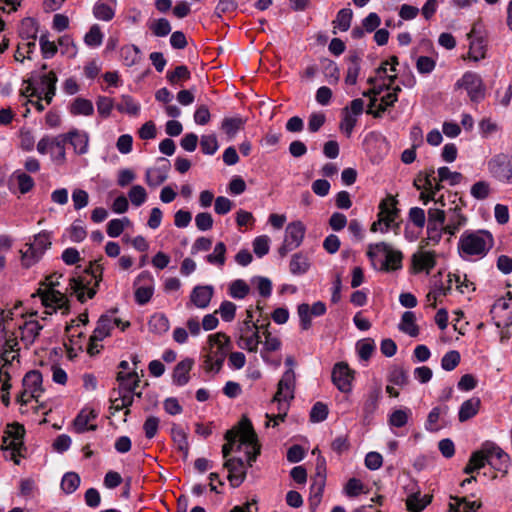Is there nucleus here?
Returning a JSON list of instances; mask_svg holds the SVG:
<instances>
[{"instance_id":"nucleus-1","label":"nucleus","mask_w":512,"mask_h":512,"mask_svg":"<svg viewBox=\"0 0 512 512\" xmlns=\"http://www.w3.org/2000/svg\"><path fill=\"white\" fill-rule=\"evenodd\" d=\"M99 261H90L83 270V275L70 279V287L80 303H85L87 299H93L97 294L104 270Z\"/></svg>"},{"instance_id":"nucleus-2","label":"nucleus","mask_w":512,"mask_h":512,"mask_svg":"<svg viewBox=\"0 0 512 512\" xmlns=\"http://www.w3.org/2000/svg\"><path fill=\"white\" fill-rule=\"evenodd\" d=\"M493 244L494 239L489 231L466 230L459 239L458 250L462 257H464V255L484 257L492 248Z\"/></svg>"},{"instance_id":"nucleus-3","label":"nucleus","mask_w":512,"mask_h":512,"mask_svg":"<svg viewBox=\"0 0 512 512\" xmlns=\"http://www.w3.org/2000/svg\"><path fill=\"white\" fill-rule=\"evenodd\" d=\"M210 351L204 360L207 372L218 373L226 359L227 353L232 349V342L224 332H217L208 336Z\"/></svg>"},{"instance_id":"nucleus-4","label":"nucleus","mask_w":512,"mask_h":512,"mask_svg":"<svg viewBox=\"0 0 512 512\" xmlns=\"http://www.w3.org/2000/svg\"><path fill=\"white\" fill-rule=\"evenodd\" d=\"M366 255L374 267H376L375 262L378 256H385V259L381 261V265L379 267V270L381 271L390 272L402 268L403 253L399 250L392 249V247L386 242L369 244Z\"/></svg>"},{"instance_id":"nucleus-5","label":"nucleus","mask_w":512,"mask_h":512,"mask_svg":"<svg viewBox=\"0 0 512 512\" xmlns=\"http://www.w3.org/2000/svg\"><path fill=\"white\" fill-rule=\"evenodd\" d=\"M58 283H51L47 289L39 288L32 295L33 297L38 296L41 299L42 305L45 308H51L52 312L45 311V314H52L57 310H63V314H68L70 311L69 300L65 294L60 291L54 289Z\"/></svg>"},{"instance_id":"nucleus-6","label":"nucleus","mask_w":512,"mask_h":512,"mask_svg":"<svg viewBox=\"0 0 512 512\" xmlns=\"http://www.w3.org/2000/svg\"><path fill=\"white\" fill-rule=\"evenodd\" d=\"M396 205L397 200L392 196H388L380 202L378 219L371 224V232L375 233L380 230L382 233H385L389 231L400 212Z\"/></svg>"},{"instance_id":"nucleus-7","label":"nucleus","mask_w":512,"mask_h":512,"mask_svg":"<svg viewBox=\"0 0 512 512\" xmlns=\"http://www.w3.org/2000/svg\"><path fill=\"white\" fill-rule=\"evenodd\" d=\"M455 89L467 91L469 99L473 103H480L486 96V87L479 74L473 71H466L455 83Z\"/></svg>"},{"instance_id":"nucleus-8","label":"nucleus","mask_w":512,"mask_h":512,"mask_svg":"<svg viewBox=\"0 0 512 512\" xmlns=\"http://www.w3.org/2000/svg\"><path fill=\"white\" fill-rule=\"evenodd\" d=\"M51 236L47 231H42L34 236L32 243L27 244V249L22 251V264L29 268L38 262L45 251L51 247Z\"/></svg>"},{"instance_id":"nucleus-9","label":"nucleus","mask_w":512,"mask_h":512,"mask_svg":"<svg viewBox=\"0 0 512 512\" xmlns=\"http://www.w3.org/2000/svg\"><path fill=\"white\" fill-rule=\"evenodd\" d=\"M487 168L493 178L503 183H512V156L499 153L488 162Z\"/></svg>"},{"instance_id":"nucleus-10","label":"nucleus","mask_w":512,"mask_h":512,"mask_svg":"<svg viewBox=\"0 0 512 512\" xmlns=\"http://www.w3.org/2000/svg\"><path fill=\"white\" fill-rule=\"evenodd\" d=\"M135 301L139 305L147 304L154 293V278L149 271H142L134 280Z\"/></svg>"},{"instance_id":"nucleus-11","label":"nucleus","mask_w":512,"mask_h":512,"mask_svg":"<svg viewBox=\"0 0 512 512\" xmlns=\"http://www.w3.org/2000/svg\"><path fill=\"white\" fill-rule=\"evenodd\" d=\"M332 382L343 393H348L352 389L354 371L350 369L346 362H338L332 369Z\"/></svg>"},{"instance_id":"nucleus-12","label":"nucleus","mask_w":512,"mask_h":512,"mask_svg":"<svg viewBox=\"0 0 512 512\" xmlns=\"http://www.w3.org/2000/svg\"><path fill=\"white\" fill-rule=\"evenodd\" d=\"M223 468L228 470V480L234 488L239 487L246 479L247 470L245 462L239 457H230L226 459Z\"/></svg>"},{"instance_id":"nucleus-13","label":"nucleus","mask_w":512,"mask_h":512,"mask_svg":"<svg viewBox=\"0 0 512 512\" xmlns=\"http://www.w3.org/2000/svg\"><path fill=\"white\" fill-rule=\"evenodd\" d=\"M382 398L381 387L375 386L371 388L364 397L362 411H363V423L369 425L375 412L378 409L379 402Z\"/></svg>"},{"instance_id":"nucleus-14","label":"nucleus","mask_w":512,"mask_h":512,"mask_svg":"<svg viewBox=\"0 0 512 512\" xmlns=\"http://www.w3.org/2000/svg\"><path fill=\"white\" fill-rule=\"evenodd\" d=\"M490 451L489 465L496 471L507 474L510 456L493 442H488Z\"/></svg>"},{"instance_id":"nucleus-15","label":"nucleus","mask_w":512,"mask_h":512,"mask_svg":"<svg viewBox=\"0 0 512 512\" xmlns=\"http://www.w3.org/2000/svg\"><path fill=\"white\" fill-rule=\"evenodd\" d=\"M53 148H60V153L58 155H55L54 159L57 162H65L66 152L64 148V138L63 136H61V134L53 138L49 136H44L43 138L40 139V141L37 144V151L40 154H46L48 152V149Z\"/></svg>"},{"instance_id":"nucleus-16","label":"nucleus","mask_w":512,"mask_h":512,"mask_svg":"<svg viewBox=\"0 0 512 512\" xmlns=\"http://www.w3.org/2000/svg\"><path fill=\"white\" fill-rule=\"evenodd\" d=\"M64 138V146L66 143H70L76 154L83 155L88 152V134L80 132L77 129H73L66 134H61Z\"/></svg>"},{"instance_id":"nucleus-17","label":"nucleus","mask_w":512,"mask_h":512,"mask_svg":"<svg viewBox=\"0 0 512 512\" xmlns=\"http://www.w3.org/2000/svg\"><path fill=\"white\" fill-rule=\"evenodd\" d=\"M193 365L194 360L192 358H185L178 362L172 373L173 384L180 387L186 385L190 380L189 374L193 368Z\"/></svg>"},{"instance_id":"nucleus-18","label":"nucleus","mask_w":512,"mask_h":512,"mask_svg":"<svg viewBox=\"0 0 512 512\" xmlns=\"http://www.w3.org/2000/svg\"><path fill=\"white\" fill-rule=\"evenodd\" d=\"M214 294V288L211 285H197L190 294V301L198 308L208 307Z\"/></svg>"},{"instance_id":"nucleus-19","label":"nucleus","mask_w":512,"mask_h":512,"mask_svg":"<svg viewBox=\"0 0 512 512\" xmlns=\"http://www.w3.org/2000/svg\"><path fill=\"white\" fill-rule=\"evenodd\" d=\"M467 223V217L461 213V207L455 205L449 209L448 223L443 227L444 233L455 235Z\"/></svg>"},{"instance_id":"nucleus-20","label":"nucleus","mask_w":512,"mask_h":512,"mask_svg":"<svg viewBox=\"0 0 512 512\" xmlns=\"http://www.w3.org/2000/svg\"><path fill=\"white\" fill-rule=\"evenodd\" d=\"M295 373L292 369L286 370L278 382L277 392L274 400H279L280 396L287 395L289 399H294Z\"/></svg>"},{"instance_id":"nucleus-21","label":"nucleus","mask_w":512,"mask_h":512,"mask_svg":"<svg viewBox=\"0 0 512 512\" xmlns=\"http://www.w3.org/2000/svg\"><path fill=\"white\" fill-rule=\"evenodd\" d=\"M236 431L239 433L238 438L240 439L241 444L251 447L260 445L252 422L248 418H243L239 422V430L236 429Z\"/></svg>"},{"instance_id":"nucleus-22","label":"nucleus","mask_w":512,"mask_h":512,"mask_svg":"<svg viewBox=\"0 0 512 512\" xmlns=\"http://www.w3.org/2000/svg\"><path fill=\"white\" fill-rule=\"evenodd\" d=\"M159 160L164 162L163 166L149 168L146 171V183L151 187L161 185L168 177L167 173L170 168L169 160L166 158H160Z\"/></svg>"},{"instance_id":"nucleus-23","label":"nucleus","mask_w":512,"mask_h":512,"mask_svg":"<svg viewBox=\"0 0 512 512\" xmlns=\"http://www.w3.org/2000/svg\"><path fill=\"white\" fill-rule=\"evenodd\" d=\"M117 0H98L93 7V15L96 19L110 21L115 16Z\"/></svg>"},{"instance_id":"nucleus-24","label":"nucleus","mask_w":512,"mask_h":512,"mask_svg":"<svg viewBox=\"0 0 512 512\" xmlns=\"http://www.w3.org/2000/svg\"><path fill=\"white\" fill-rule=\"evenodd\" d=\"M436 265L435 252L427 251L412 256V266L415 273L426 270L430 272Z\"/></svg>"},{"instance_id":"nucleus-25","label":"nucleus","mask_w":512,"mask_h":512,"mask_svg":"<svg viewBox=\"0 0 512 512\" xmlns=\"http://www.w3.org/2000/svg\"><path fill=\"white\" fill-rule=\"evenodd\" d=\"M305 226L300 221H295L287 225L285 230V242H288L292 247H299L304 239Z\"/></svg>"},{"instance_id":"nucleus-26","label":"nucleus","mask_w":512,"mask_h":512,"mask_svg":"<svg viewBox=\"0 0 512 512\" xmlns=\"http://www.w3.org/2000/svg\"><path fill=\"white\" fill-rule=\"evenodd\" d=\"M113 318L109 314H102L98 321L97 325L91 335L92 341H102L106 337L111 335V331L113 329Z\"/></svg>"},{"instance_id":"nucleus-27","label":"nucleus","mask_w":512,"mask_h":512,"mask_svg":"<svg viewBox=\"0 0 512 512\" xmlns=\"http://www.w3.org/2000/svg\"><path fill=\"white\" fill-rule=\"evenodd\" d=\"M470 40L469 55L474 61H479L485 58L486 44L482 36H477L476 31L473 28L468 34Z\"/></svg>"},{"instance_id":"nucleus-28","label":"nucleus","mask_w":512,"mask_h":512,"mask_svg":"<svg viewBox=\"0 0 512 512\" xmlns=\"http://www.w3.org/2000/svg\"><path fill=\"white\" fill-rule=\"evenodd\" d=\"M96 417L97 413L93 409L89 411H86L85 409L81 410L73 421L75 431L79 434L86 431H95L97 429V425L91 424L88 426V423L89 421L96 419Z\"/></svg>"},{"instance_id":"nucleus-29","label":"nucleus","mask_w":512,"mask_h":512,"mask_svg":"<svg viewBox=\"0 0 512 512\" xmlns=\"http://www.w3.org/2000/svg\"><path fill=\"white\" fill-rule=\"evenodd\" d=\"M481 407V400L479 397H472L465 400L458 411V420L463 423L475 417Z\"/></svg>"},{"instance_id":"nucleus-30","label":"nucleus","mask_w":512,"mask_h":512,"mask_svg":"<svg viewBox=\"0 0 512 512\" xmlns=\"http://www.w3.org/2000/svg\"><path fill=\"white\" fill-rule=\"evenodd\" d=\"M116 380L119 382L120 390L128 393L134 392L140 384V378L136 371L128 373L120 371L117 373Z\"/></svg>"},{"instance_id":"nucleus-31","label":"nucleus","mask_w":512,"mask_h":512,"mask_svg":"<svg viewBox=\"0 0 512 512\" xmlns=\"http://www.w3.org/2000/svg\"><path fill=\"white\" fill-rule=\"evenodd\" d=\"M23 386L26 390H30L31 397L36 398V393L43 392L42 374L38 370H31L27 372L22 380Z\"/></svg>"},{"instance_id":"nucleus-32","label":"nucleus","mask_w":512,"mask_h":512,"mask_svg":"<svg viewBox=\"0 0 512 512\" xmlns=\"http://www.w3.org/2000/svg\"><path fill=\"white\" fill-rule=\"evenodd\" d=\"M245 123V119L240 116L225 117L221 123V130L228 136V138L232 139L240 130L244 129Z\"/></svg>"},{"instance_id":"nucleus-33","label":"nucleus","mask_w":512,"mask_h":512,"mask_svg":"<svg viewBox=\"0 0 512 512\" xmlns=\"http://www.w3.org/2000/svg\"><path fill=\"white\" fill-rule=\"evenodd\" d=\"M347 61L349 62V65L347 68L345 83L347 85H355L360 72L361 58L357 52H352L347 57Z\"/></svg>"},{"instance_id":"nucleus-34","label":"nucleus","mask_w":512,"mask_h":512,"mask_svg":"<svg viewBox=\"0 0 512 512\" xmlns=\"http://www.w3.org/2000/svg\"><path fill=\"white\" fill-rule=\"evenodd\" d=\"M433 496L425 494L420 498V493H413L406 501L407 510L409 512H422L431 502Z\"/></svg>"},{"instance_id":"nucleus-35","label":"nucleus","mask_w":512,"mask_h":512,"mask_svg":"<svg viewBox=\"0 0 512 512\" xmlns=\"http://www.w3.org/2000/svg\"><path fill=\"white\" fill-rule=\"evenodd\" d=\"M191 78V72L186 65L176 66L173 71L168 70L166 79L170 85H182V82Z\"/></svg>"},{"instance_id":"nucleus-36","label":"nucleus","mask_w":512,"mask_h":512,"mask_svg":"<svg viewBox=\"0 0 512 512\" xmlns=\"http://www.w3.org/2000/svg\"><path fill=\"white\" fill-rule=\"evenodd\" d=\"M416 317L414 312L406 311L402 314L399 329L411 337H416L419 334V327L415 323Z\"/></svg>"},{"instance_id":"nucleus-37","label":"nucleus","mask_w":512,"mask_h":512,"mask_svg":"<svg viewBox=\"0 0 512 512\" xmlns=\"http://www.w3.org/2000/svg\"><path fill=\"white\" fill-rule=\"evenodd\" d=\"M149 330L155 334H164L169 330V319L165 314L155 313L148 322Z\"/></svg>"},{"instance_id":"nucleus-38","label":"nucleus","mask_w":512,"mask_h":512,"mask_svg":"<svg viewBox=\"0 0 512 512\" xmlns=\"http://www.w3.org/2000/svg\"><path fill=\"white\" fill-rule=\"evenodd\" d=\"M37 33L38 24L33 18L27 17L21 21L19 28V36L22 40H36Z\"/></svg>"},{"instance_id":"nucleus-39","label":"nucleus","mask_w":512,"mask_h":512,"mask_svg":"<svg viewBox=\"0 0 512 512\" xmlns=\"http://www.w3.org/2000/svg\"><path fill=\"white\" fill-rule=\"evenodd\" d=\"M72 115L91 116L94 113L93 103L85 98L77 97L70 105Z\"/></svg>"},{"instance_id":"nucleus-40","label":"nucleus","mask_w":512,"mask_h":512,"mask_svg":"<svg viewBox=\"0 0 512 512\" xmlns=\"http://www.w3.org/2000/svg\"><path fill=\"white\" fill-rule=\"evenodd\" d=\"M310 263L302 253H295L290 261L289 269L294 275H302L308 271Z\"/></svg>"},{"instance_id":"nucleus-41","label":"nucleus","mask_w":512,"mask_h":512,"mask_svg":"<svg viewBox=\"0 0 512 512\" xmlns=\"http://www.w3.org/2000/svg\"><path fill=\"white\" fill-rule=\"evenodd\" d=\"M387 380L394 385L403 387L409 383V375L403 367L394 365L389 370Z\"/></svg>"},{"instance_id":"nucleus-42","label":"nucleus","mask_w":512,"mask_h":512,"mask_svg":"<svg viewBox=\"0 0 512 512\" xmlns=\"http://www.w3.org/2000/svg\"><path fill=\"white\" fill-rule=\"evenodd\" d=\"M488 442L482 444L480 450L474 451L470 456V462L474 465V468L478 470L483 468L486 464H489L490 451L488 447Z\"/></svg>"},{"instance_id":"nucleus-43","label":"nucleus","mask_w":512,"mask_h":512,"mask_svg":"<svg viewBox=\"0 0 512 512\" xmlns=\"http://www.w3.org/2000/svg\"><path fill=\"white\" fill-rule=\"evenodd\" d=\"M412 415V411L409 408L396 409L390 415L388 423L392 427L402 428L407 423Z\"/></svg>"},{"instance_id":"nucleus-44","label":"nucleus","mask_w":512,"mask_h":512,"mask_svg":"<svg viewBox=\"0 0 512 512\" xmlns=\"http://www.w3.org/2000/svg\"><path fill=\"white\" fill-rule=\"evenodd\" d=\"M171 435L173 442L177 446V449L183 452L184 457H187L189 452V444L186 433L183 431L182 428L174 425L171 429Z\"/></svg>"},{"instance_id":"nucleus-45","label":"nucleus","mask_w":512,"mask_h":512,"mask_svg":"<svg viewBox=\"0 0 512 512\" xmlns=\"http://www.w3.org/2000/svg\"><path fill=\"white\" fill-rule=\"evenodd\" d=\"M324 76L328 79L330 84H337L340 78V70L337 64L328 59L324 58L321 60Z\"/></svg>"},{"instance_id":"nucleus-46","label":"nucleus","mask_w":512,"mask_h":512,"mask_svg":"<svg viewBox=\"0 0 512 512\" xmlns=\"http://www.w3.org/2000/svg\"><path fill=\"white\" fill-rule=\"evenodd\" d=\"M226 245L223 242H218L214 251L211 254L206 255L205 260L212 265L223 266L226 261Z\"/></svg>"},{"instance_id":"nucleus-47","label":"nucleus","mask_w":512,"mask_h":512,"mask_svg":"<svg viewBox=\"0 0 512 512\" xmlns=\"http://www.w3.org/2000/svg\"><path fill=\"white\" fill-rule=\"evenodd\" d=\"M353 18V11L350 8H342L338 11L336 15V19L333 21V25L335 28H338L340 31H347L351 26V21Z\"/></svg>"},{"instance_id":"nucleus-48","label":"nucleus","mask_w":512,"mask_h":512,"mask_svg":"<svg viewBox=\"0 0 512 512\" xmlns=\"http://www.w3.org/2000/svg\"><path fill=\"white\" fill-rule=\"evenodd\" d=\"M398 101L396 93H387L381 98V103L378 105L377 110L367 109L366 113L372 115L374 118H380L388 107L394 106Z\"/></svg>"},{"instance_id":"nucleus-49","label":"nucleus","mask_w":512,"mask_h":512,"mask_svg":"<svg viewBox=\"0 0 512 512\" xmlns=\"http://www.w3.org/2000/svg\"><path fill=\"white\" fill-rule=\"evenodd\" d=\"M43 326L38 321L30 320L24 323L22 340L28 343H33L40 334Z\"/></svg>"},{"instance_id":"nucleus-50","label":"nucleus","mask_w":512,"mask_h":512,"mask_svg":"<svg viewBox=\"0 0 512 512\" xmlns=\"http://www.w3.org/2000/svg\"><path fill=\"white\" fill-rule=\"evenodd\" d=\"M228 293L234 299H244L250 293V287L243 279H236L229 285Z\"/></svg>"},{"instance_id":"nucleus-51","label":"nucleus","mask_w":512,"mask_h":512,"mask_svg":"<svg viewBox=\"0 0 512 512\" xmlns=\"http://www.w3.org/2000/svg\"><path fill=\"white\" fill-rule=\"evenodd\" d=\"M434 174L435 170L433 167L426 169L425 171H419L413 181V186L417 190H422L427 186L430 187L432 184V180H436Z\"/></svg>"},{"instance_id":"nucleus-52","label":"nucleus","mask_w":512,"mask_h":512,"mask_svg":"<svg viewBox=\"0 0 512 512\" xmlns=\"http://www.w3.org/2000/svg\"><path fill=\"white\" fill-rule=\"evenodd\" d=\"M81 482L80 476L76 472H67L61 481V489L66 494H72L77 490Z\"/></svg>"},{"instance_id":"nucleus-53","label":"nucleus","mask_w":512,"mask_h":512,"mask_svg":"<svg viewBox=\"0 0 512 512\" xmlns=\"http://www.w3.org/2000/svg\"><path fill=\"white\" fill-rule=\"evenodd\" d=\"M121 56L127 66H133L140 62L141 51L136 45L126 46L122 48Z\"/></svg>"},{"instance_id":"nucleus-54","label":"nucleus","mask_w":512,"mask_h":512,"mask_svg":"<svg viewBox=\"0 0 512 512\" xmlns=\"http://www.w3.org/2000/svg\"><path fill=\"white\" fill-rule=\"evenodd\" d=\"M448 406H444L443 408L437 406L434 407L428 414L427 420L425 422V429L430 432H436L440 429L437 425L439 421L440 414L442 412L447 413Z\"/></svg>"},{"instance_id":"nucleus-55","label":"nucleus","mask_w":512,"mask_h":512,"mask_svg":"<svg viewBox=\"0 0 512 512\" xmlns=\"http://www.w3.org/2000/svg\"><path fill=\"white\" fill-rule=\"evenodd\" d=\"M461 361V355L457 350H450L441 359V367L445 371L454 370Z\"/></svg>"},{"instance_id":"nucleus-56","label":"nucleus","mask_w":512,"mask_h":512,"mask_svg":"<svg viewBox=\"0 0 512 512\" xmlns=\"http://www.w3.org/2000/svg\"><path fill=\"white\" fill-rule=\"evenodd\" d=\"M84 42L89 47H99L103 42V33L99 25L94 24L84 37Z\"/></svg>"},{"instance_id":"nucleus-57","label":"nucleus","mask_w":512,"mask_h":512,"mask_svg":"<svg viewBox=\"0 0 512 512\" xmlns=\"http://www.w3.org/2000/svg\"><path fill=\"white\" fill-rule=\"evenodd\" d=\"M439 182L449 181L451 186L461 182L463 175L460 172H452L448 167L443 166L437 170Z\"/></svg>"},{"instance_id":"nucleus-58","label":"nucleus","mask_w":512,"mask_h":512,"mask_svg":"<svg viewBox=\"0 0 512 512\" xmlns=\"http://www.w3.org/2000/svg\"><path fill=\"white\" fill-rule=\"evenodd\" d=\"M239 433L236 431L235 428L229 429L226 431L224 435V439L226 440V443L222 446V454L223 458L229 459V455L234 450L237 439H238Z\"/></svg>"},{"instance_id":"nucleus-59","label":"nucleus","mask_w":512,"mask_h":512,"mask_svg":"<svg viewBox=\"0 0 512 512\" xmlns=\"http://www.w3.org/2000/svg\"><path fill=\"white\" fill-rule=\"evenodd\" d=\"M451 499L455 501L454 505H459L461 512H478L483 505L480 500L469 501L467 497L451 496Z\"/></svg>"},{"instance_id":"nucleus-60","label":"nucleus","mask_w":512,"mask_h":512,"mask_svg":"<svg viewBox=\"0 0 512 512\" xmlns=\"http://www.w3.org/2000/svg\"><path fill=\"white\" fill-rule=\"evenodd\" d=\"M153 35L157 37H165L171 32V24L166 18H159L154 20L150 26Z\"/></svg>"},{"instance_id":"nucleus-61","label":"nucleus","mask_w":512,"mask_h":512,"mask_svg":"<svg viewBox=\"0 0 512 512\" xmlns=\"http://www.w3.org/2000/svg\"><path fill=\"white\" fill-rule=\"evenodd\" d=\"M201 151L206 155H214L218 148V141L214 134L203 135L200 140Z\"/></svg>"},{"instance_id":"nucleus-62","label":"nucleus","mask_w":512,"mask_h":512,"mask_svg":"<svg viewBox=\"0 0 512 512\" xmlns=\"http://www.w3.org/2000/svg\"><path fill=\"white\" fill-rule=\"evenodd\" d=\"M117 110L136 116L140 112V104L134 101L131 96L124 95L122 97V103L117 105Z\"/></svg>"},{"instance_id":"nucleus-63","label":"nucleus","mask_w":512,"mask_h":512,"mask_svg":"<svg viewBox=\"0 0 512 512\" xmlns=\"http://www.w3.org/2000/svg\"><path fill=\"white\" fill-rule=\"evenodd\" d=\"M328 407L323 402H316L310 411V421L313 423H320L328 417Z\"/></svg>"},{"instance_id":"nucleus-64","label":"nucleus","mask_w":512,"mask_h":512,"mask_svg":"<svg viewBox=\"0 0 512 512\" xmlns=\"http://www.w3.org/2000/svg\"><path fill=\"white\" fill-rule=\"evenodd\" d=\"M356 348L359 354V357L362 360H369L375 350V343L372 339L367 338L361 341H358L356 344Z\"/></svg>"}]
</instances>
